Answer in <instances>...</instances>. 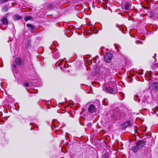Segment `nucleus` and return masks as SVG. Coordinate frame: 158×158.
I'll use <instances>...</instances> for the list:
<instances>
[{
    "label": "nucleus",
    "instance_id": "nucleus-1",
    "mask_svg": "<svg viewBox=\"0 0 158 158\" xmlns=\"http://www.w3.org/2000/svg\"><path fill=\"white\" fill-rule=\"evenodd\" d=\"M113 58V54L110 52H108L104 56V60L106 62L109 63L111 61Z\"/></svg>",
    "mask_w": 158,
    "mask_h": 158
},
{
    "label": "nucleus",
    "instance_id": "nucleus-2",
    "mask_svg": "<svg viewBox=\"0 0 158 158\" xmlns=\"http://www.w3.org/2000/svg\"><path fill=\"white\" fill-rule=\"evenodd\" d=\"M135 144L137 146H138L140 149V148H142L146 144V142L142 140H139Z\"/></svg>",
    "mask_w": 158,
    "mask_h": 158
},
{
    "label": "nucleus",
    "instance_id": "nucleus-3",
    "mask_svg": "<svg viewBox=\"0 0 158 158\" xmlns=\"http://www.w3.org/2000/svg\"><path fill=\"white\" fill-rule=\"evenodd\" d=\"M149 88L151 90H157L158 89V84L157 83H153L149 86Z\"/></svg>",
    "mask_w": 158,
    "mask_h": 158
},
{
    "label": "nucleus",
    "instance_id": "nucleus-4",
    "mask_svg": "<svg viewBox=\"0 0 158 158\" xmlns=\"http://www.w3.org/2000/svg\"><path fill=\"white\" fill-rule=\"evenodd\" d=\"M131 123L130 121H127L123 123L122 124V127L123 129H125L127 127H129L131 126Z\"/></svg>",
    "mask_w": 158,
    "mask_h": 158
},
{
    "label": "nucleus",
    "instance_id": "nucleus-5",
    "mask_svg": "<svg viewBox=\"0 0 158 158\" xmlns=\"http://www.w3.org/2000/svg\"><path fill=\"white\" fill-rule=\"evenodd\" d=\"M88 111L89 113H92L94 112L95 110V106L93 105H91L88 108Z\"/></svg>",
    "mask_w": 158,
    "mask_h": 158
},
{
    "label": "nucleus",
    "instance_id": "nucleus-6",
    "mask_svg": "<svg viewBox=\"0 0 158 158\" xmlns=\"http://www.w3.org/2000/svg\"><path fill=\"white\" fill-rule=\"evenodd\" d=\"M31 47V41L29 39H27L25 41V47L27 48H28Z\"/></svg>",
    "mask_w": 158,
    "mask_h": 158
},
{
    "label": "nucleus",
    "instance_id": "nucleus-7",
    "mask_svg": "<svg viewBox=\"0 0 158 158\" xmlns=\"http://www.w3.org/2000/svg\"><path fill=\"white\" fill-rule=\"evenodd\" d=\"M15 63L19 66L22 65V61L21 59L19 57L17 58L15 60Z\"/></svg>",
    "mask_w": 158,
    "mask_h": 158
},
{
    "label": "nucleus",
    "instance_id": "nucleus-8",
    "mask_svg": "<svg viewBox=\"0 0 158 158\" xmlns=\"http://www.w3.org/2000/svg\"><path fill=\"white\" fill-rule=\"evenodd\" d=\"M139 147L135 145V146L132 147L131 150L133 151L135 153H136L139 150Z\"/></svg>",
    "mask_w": 158,
    "mask_h": 158
},
{
    "label": "nucleus",
    "instance_id": "nucleus-9",
    "mask_svg": "<svg viewBox=\"0 0 158 158\" xmlns=\"http://www.w3.org/2000/svg\"><path fill=\"white\" fill-rule=\"evenodd\" d=\"M27 26L28 29L30 30H33L35 29V26L30 24H27Z\"/></svg>",
    "mask_w": 158,
    "mask_h": 158
},
{
    "label": "nucleus",
    "instance_id": "nucleus-10",
    "mask_svg": "<svg viewBox=\"0 0 158 158\" xmlns=\"http://www.w3.org/2000/svg\"><path fill=\"white\" fill-rule=\"evenodd\" d=\"M1 21L3 24L7 25L8 24V21L6 18H3L1 19Z\"/></svg>",
    "mask_w": 158,
    "mask_h": 158
},
{
    "label": "nucleus",
    "instance_id": "nucleus-11",
    "mask_svg": "<svg viewBox=\"0 0 158 158\" xmlns=\"http://www.w3.org/2000/svg\"><path fill=\"white\" fill-rule=\"evenodd\" d=\"M106 89L108 92L110 93H113L114 91V90L113 89L110 87H106Z\"/></svg>",
    "mask_w": 158,
    "mask_h": 158
},
{
    "label": "nucleus",
    "instance_id": "nucleus-12",
    "mask_svg": "<svg viewBox=\"0 0 158 158\" xmlns=\"http://www.w3.org/2000/svg\"><path fill=\"white\" fill-rule=\"evenodd\" d=\"M24 19L26 21H27L29 20L31 21L33 20L32 17L31 16H26L24 18Z\"/></svg>",
    "mask_w": 158,
    "mask_h": 158
},
{
    "label": "nucleus",
    "instance_id": "nucleus-13",
    "mask_svg": "<svg viewBox=\"0 0 158 158\" xmlns=\"http://www.w3.org/2000/svg\"><path fill=\"white\" fill-rule=\"evenodd\" d=\"M130 5V3L128 2H127L126 3V5L125 7V8L126 10H128L129 9V6Z\"/></svg>",
    "mask_w": 158,
    "mask_h": 158
},
{
    "label": "nucleus",
    "instance_id": "nucleus-14",
    "mask_svg": "<svg viewBox=\"0 0 158 158\" xmlns=\"http://www.w3.org/2000/svg\"><path fill=\"white\" fill-rule=\"evenodd\" d=\"M138 98V96L137 95H135L134 97L135 100L136 102H139L140 100Z\"/></svg>",
    "mask_w": 158,
    "mask_h": 158
},
{
    "label": "nucleus",
    "instance_id": "nucleus-15",
    "mask_svg": "<svg viewBox=\"0 0 158 158\" xmlns=\"http://www.w3.org/2000/svg\"><path fill=\"white\" fill-rule=\"evenodd\" d=\"M2 10L4 12H7L8 10V8L7 6H5L2 8Z\"/></svg>",
    "mask_w": 158,
    "mask_h": 158
},
{
    "label": "nucleus",
    "instance_id": "nucleus-16",
    "mask_svg": "<svg viewBox=\"0 0 158 158\" xmlns=\"http://www.w3.org/2000/svg\"><path fill=\"white\" fill-rule=\"evenodd\" d=\"M15 63L13 62L12 64V69H15L16 68L17 65L15 64Z\"/></svg>",
    "mask_w": 158,
    "mask_h": 158
},
{
    "label": "nucleus",
    "instance_id": "nucleus-17",
    "mask_svg": "<svg viewBox=\"0 0 158 158\" xmlns=\"http://www.w3.org/2000/svg\"><path fill=\"white\" fill-rule=\"evenodd\" d=\"M114 65V67H118V66L119 64H118V62H115L113 64Z\"/></svg>",
    "mask_w": 158,
    "mask_h": 158
},
{
    "label": "nucleus",
    "instance_id": "nucleus-18",
    "mask_svg": "<svg viewBox=\"0 0 158 158\" xmlns=\"http://www.w3.org/2000/svg\"><path fill=\"white\" fill-rule=\"evenodd\" d=\"M8 0H0V3H2L5 2H7Z\"/></svg>",
    "mask_w": 158,
    "mask_h": 158
},
{
    "label": "nucleus",
    "instance_id": "nucleus-19",
    "mask_svg": "<svg viewBox=\"0 0 158 158\" xmlns=\"http://www.w3.org/2000/svg\"><path fill=\"white\" fill-rule=\"evenodd\" d=\"M15 18L17 20L22 19V18L20 17V16L19 15H16L15 16Z\"/></svg>",
    "mask_w": 158,
    "mask_h": 158
},
{
    "label": "nucleus",
    "instance_id": "nucleus-20",
    "mask_svg": "<svg viewBox=\"0 0 158 158\" xmlns=\"http://www.w3.org/2000/svg\"><path fill=\"white\" fill-rule=\"evenodd\" d=\"M24 86L25 87H28L29 85V84L27 82H25L23 84Z\"/></svg>",
    "mask_w": 158,
    "mask_h": 158
},
{
    "label": "nucleus",
    "instance_id": "nucleus-21",
    "mask_svg": "<svg viewBox=\"0 0 158 158\" xmlns=\"http://www.w3.org/2000/svg\"><path fill=\"white\" fill-rule=\"evenodd\" d=\"M109 156L107 154H104L103 158H108Z\"/></svg>",
    "mask_w": 158,
    "mask_h": 158
},
{
    "label": "nucleus",
    "instance_id": "nucleus-22",
    "mask_svg": "<svg viewBox=\"0 0 158 158\" xmlns=\"http://www.w3.org/2000/svg\"><path fill=\"white\" fill-rule=\"evenodd\" d=\"M62 62V60H61L58 64V65L59 66L61 64Z\"/></svg>",
    "mask_w": 158,
    "mask_h": 158
},
{
    "label": "nucleus",
    "instance_id": "nucleus-23",
    "mask_svg": "<svg viewBox=\"0 0 158 158\" xmlns=\"http://www.w3.org/2000/svg\"><path fill=\"white\" fill-rule=\"evenodd\" d=\"M135 43L137 44H139V41H136Z\"/></svg>",
    "mask_w": 158,
    "mask_h": 158
},
{
    "label": "nucleus",
    "instance_id": "nucleus-24",
    "mask_svg": "<svg viewBox=\"0 0 158 158\" xmlns=\"http://www.w3.org/2000/svg\"><path fill=\"white\" fill-rule=\"evenodd\" d=\"M139 43L140 44H143L142 42L141 41H139Z\"/></svg>",
    "mask_w": 158,
    "mask_h": 158
},
{
    "label": "nucleus",
    "instance_id": "nucleus-25",
    "mask_svg": "<svg viewBox=\"0 0 158 158\" xmlns=\"http://www.w3.org/2000/svg\"><path fill=\"white\" fill-rule=\"evenodd\" d=\"M105 101V100H104L103 101V103H104Z\"/></svg>",
    "mask_w": 158,
    "mask_h": 158
},
{
    "label": "nucleus",
    "instance_id": "nucleus-26",
    "mask_svg": "<svg viewBox=\"0 0 158 158\" xmlns=\"http://www.w3.org/2000/svg\"><path fill=\"white\" fill-rule=\"evenodd\" d=\"M104 105H105V106L107 105L106 104H104Z\"/></svg>",
    "mask_w": 158,
    "mask_h": 158
},
{
    "label": "nucleus",
    "instance_id": "nucleus-27",
    "mask_svg": "<svg viewBox=\"0 0 158 158\" xmlns=\"http://www.w3.org/2000/svg\"><path fill=\"white\" fill-rule=\"evenodd\" d=\"M107 70H109L108 69H107ZM108 72H109V71H108Z\"/></svg>",
    "mask_w": 158,
    "mask_h": 158
}]
</instances>
